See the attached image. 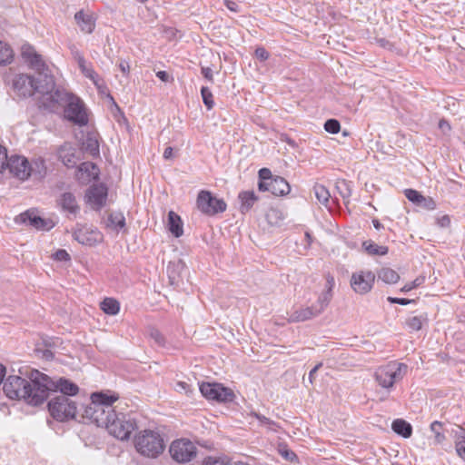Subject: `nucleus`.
<instances>
[{"instance_id": "obj_64", "label": "nucleus", "mask_w": 465, "mask_h": 465, "mask_svg": "<svg viewBox=\"0 0 465 465\" xmlns=\"http://www.w3.org/2000/svg\"><path fill=\"white\" fill-rule=\"evenodd\" d=\"M456 451L458 455L465 460V446L461 447L460 446L458 449H456Z\"/></svg>"}, {"instance_id": "obj_1", "label": "nucleus", "mask_w": 465, "mask_h": 465, "mask_svg": "<svg viewBox=\"0 0 465 465\" xmlns=\"http://www.w3.org/2000/svg\"><path fill=\"white\" fill-rule=\"evenodd\" d=\"M40 371H35L31 374L30 381L16 375H10L3 385L6 397L11 400H24L26 403L34 406L44 402V394L41 389Z\"/></svg>"}, {"instance_id": "obj_29", "label": "nucleus", "mask_w": 465, "mask_h": 465, "mask_svg": "<svg viewBox=\"0 0 465 465\" xmlns=\"http://www.w3.org/2000/svg\"><path fill=\"white\" fill-rule=\"evenodd\" d=\"M362 248L369 255H386L388 253V247L378 245L374 242L369 240L362 242Z\"/></svg>"}, {"instance_id": "obj_49", "label": "nucleus", "mask_w": 465, "mask_h": 465, "mask_svg": "<svg viewBox=\"0 0 465 465\" xmlns=\"http://www.w3.org/2000/svg\"><path fill=\"white\" fill-rule=\"evenodd\" d=\"M251 415L253 416L254 418H256L259 420V422L261 424H262V425H271V424H272V421L270 419H268L265 416H263V415H261V414L256 413V412H251Z\"/></svg>"}, {"instance_id": "obj_4", "label": "nucleus", "mask_w": 465, "mask_h": 465, "mask_svg": "<svg viewBox=\"0 0 465 465\" xmlns=\"http://www.w3.org/2000/svg\"><path fill=\"white\" fill-rule=\"evenodd\" d=\"M117 400L118 396L114 394L93 393L91 401L86 405L82 406V417L94 422L98 427H105L114 412L112 405Z\"/></svg>"}, {"instance_id": "obj_17", "label": "nucleus", "mask_w": 465, "mask_h": 465, "mask_svg": "<svg viewBox=\"0 0 465 465\" xmlns=\"http://www.w3.org/2000/svg\"><path fill=\"white\" fill-rule=\"evenodd\" d=\"M16 223L32 226L37 230L48 231L54 227L51 220H45L37 214L35 210H27L15 219Z\"/></svg>"}, {"instance_id": "obj_55", "label": "nucleus", "mask_w": 465, "mask_h": 465, "mask_svg": "<svg viewBox=\"0 0 465 465\" xmlns=\"http://www.w3.org/2000/svg\"><path fill=\"white\" fill-rule=\"evenodd\" d=\"M439 128L442 131V133L447 134L450 131V124L448 121L441 119L439 122Z\"/></svg>"}, {"instance_id": "obj_48", "label": "nucleus", "mask_w": 465, "mask_h": 465, "mask_svg": "<svg viewBox=\"0 0 465 465\" xmlns=\"http://www.w3.org/2000/svg\"><path fill=\"white\" fill-rule=\"evenodd\" d=\"M150 336L158 343V344H163V341H164V339L162 335V333L156 330V329H152L151 331H150Z\"/></svg>"}, {"instance_id": "obj_32", "label": "nucleus", "mask_w": 465, "mask_h": 465, "mask_svg": "<svg viewBox=\"0 0 465 465\" xmlns=\"http://www.w3.org/2000/svg\"><path fill=\"white\" fill-rule=\"evenodd\" d=\"M377 275L379 280L388 284H394L400 280L399 273L391 268H381Z\"/></svg>"}, {"instance_id": "obj_38", "label": "nucleus", "mask_w": 465, "mask_h": 465, "mask_svg": "<svg viewBox=\"0 0 465 465\" xmlns=\"http://www.w3.org/2000/svg\"><path fill=\"white\" fill-rule=\"evenodd\" d=\"M424 318L422 316H411L406 320V325L411 331H420L422 328Z\"/></svg>"}, {"instance_id": "obj_16", "label": "nucleus", "mask_w": 465, "mask_h": 465, "mask_svg": "<svg viewBox=\"0 0 465 465\" xmlns=\"http://www.w3.org/2000/svg\"><path fill=\"white\" fill-rule=\"evenodd\" d=\"M375 281V274L371 271H359L351 277V287L359 294L369 292Z\"/></svg>"}, {"instance_id": "obj_28", "label": "nucleus", "mask_w": 465, "mask_h": 465, "mask_svg": "<svg viewBox=\"0 0 465 465\" xmlns=\"http://www.w3.org/2000/svg\"><path fill=\"white\" fill-rule=\"evenodd\" d=\"M391 428L393 431L403 438H410L412 433V428L410 423L404 420L398 419L392 422Z\"/></svg>"}, {"instance_id": "obj_37", "label": "nucleus", "mask_w": 465, "mask_h": 465, "mask_svg": "<svg viewBox=\"0 0 465 465\" xmlns=\"http://www.w3.org/2000/svg\"><path fill=\"white\" fill-rule=\"evenodd\" d=\"M442 423L440 421H433L430 424V430L434 433V440L436 443L440 444L445 440L444 434L441 433Z\"/></svg>"}, {"instance_id": "obj_51", "label": "nucleus", "mask_w": 465, "mask_h": 465, "mask_svg": "<svg viewBox=\"0 0 465 465\" xmlns=\"http://www.w3.org/2000/svg\"><path fill=\"white\" fill-rule=\"evenodd\" d=\"M335 285V281H334V278L328 274L326 276V285H325V290L324 291H330L331 293H332V289Z\"/></svg>"}, {"instance_id": "obj_36", "label": "nucleus", "mask_w": 465, "mask_h": 465, "mask_svg": "<svg viewBox=\"0 0 465 465\" xmlns=\"http://www.w3.org/2000/svg\"><path fill=\"white\" fill-rule=\"evenodd\" d=\"M84 145L91 154L95 155L99 153V143L94 134H88Z\"/></svg>"}, {"instance_id": "obj_40", "label": "nucleus", "mask_w": 465, "mask_h": 465, "mask_svg": "<svg viewBox=\"0 0 465 465\" xmlns=\"http://www.w3.org/2000/svg\"><path fill=\"white\" fill-rule=\"evenodd\" d=\"M230 460L226 457H207L204 459L203 465H229Z\"/></svg>"}, {"instance_id": "obj_25", "label": "nucleus", "mask_w": 465, "mask_h": 465, "mask_svg": "<svg viewBox=\"0 0 465 465\" xmlns=\"http://www.w3.org/2000/svg\"><path fill=\"white\" fill-rule=\"evenodd\" d=\"M270 192L274 195H285L290 193L291 187L288 182L280 176L269 181Z\"/></svg>"}, {"instance_id": "obj_60", "label": "nucleus", "mask_w": 465, "mask_h": 465, "mask_svg": "<svg viewBox=\"0 0 465 465\" xmlns=\"http://www.w3.org/2000/svg\"><path fill=\"white\" fill-rule=\"evenodd\" d=\"M321 366H322V363H318L312 370H311V371L309 373V381L311 383L313 382L314 375L317 372V371L320 369Z\"/></svg>"}, {"instance_id": "obj_59", "label": "nucleus", "mask_w": 465, "mask_h": 465, "mask_svg": "<svg viewBox=\"0 0 465 465\" xmlns=\"http://www.w3.org/2000/svg\"><path fill=\"white\" fill-rule=\"evenodd\" d=\"M156 76L163 82L169 81V74L165 71H159L156 73Z\"/></svg>"}, {"instance_id": "obj_44", "label": "nucleus", "mask_w": 465, "mask_h": 465, "mask_svg": "<svg viewBox=\"0 0 465 465\" xmlns=\"http://www.w3.org/2000/svg\"><path fill=\"white\" fill-rule=\"evenodd\" d=\"M455 437V448L458 449L460 446H465V430L461 427H458L454 430Z\"/></svg>"}, {"instance_id": "obj_9", "label": "nucleus", "mask_w": 465, "mask_h": 465, "mask_svg": "<svg viewBox=\"0 0 465 465\" xmlns=\"http://www.w3.org/2000/svg\"><path fill=\"white\" fill-rule=\"evenodd\" d=\"M408 371L404 363L391 361L385 366L377 369L375 379L380 386L384 389H391L394 383L403 379Z\"/></svg>"}, {"instance_id": "obj_30", "label": "nucleus", "mask_w": 465, "mask_h": 465, "mask_svg": "<svg viewBox=\"0 0 465 465\" xmlns=\"http://www.w3.org/2000/svg\"><path fill=\"white\" fill-rule=\"evenodd\" d=\"M239 199L241 201L240 208L242 213L248 212L252 207L253 203L257 201V197L252 191L241 193L239 194Z\"/></svg>"}, {"instance_id": "obj_23", "label": "nucleus", "mask_w": 465, "mask_h": 465, "mask_svg": "<svg viewBox=\"0 0 465 465\" xmlns=\"http://www.w3.org/2000/svg\"><path fill=\"white\" fill-rule=\"evenodd\" d=\"M314 306L301 307L293 311L288 317L289 322H305L318 316Z\"/></svg>"}, {"instance_id": "obj_3", "label": "nucleus", "mask_w": 465, "mask_h": 465, "mask_svg": "<svg viewBox=\"0 0 465 465\" xmlns=\"http://www.w3.org/2000/svg\"><path fill=\"white\" fill-rule=\"evenodd\" d=\"M54 80L50 74H44V76L33 78L32 76L25 74H17L13 80V87L21 96H31L35 93L39 94L38 97L41 107L45 108V102L49 94L54 91Z\"/></svg>"}, {"instance_id": "obj_35", "label": "nucleus", "mask_w": 465, "mask_h": 465, "mask_svg": "<svg viewBox=\"0 0 465 465\" xmlns=\"http://www.w3.org/2000/svg\"><path fill=\"white\" fill-rule=\"evenodd\" d=\"M14 58L12 48L4 42H0V64H10Z\"/></svg>"}, {"instance_id": "obj_14", "label": "nucleus", "mask_w": 465, "mask_h": 465, "mask_svg": "<svg viewBox=\"0 0 465 465\" xmlns=\"http://www.w3.org/2000/svg\"><path fill=\"white\" fill-rule=\"evenodd\" d=\"M198 209L210 215L222 213L226 209V203L223 200L213 196L209 191H201L197 197Z\"/></svg>"}, {"instance_id": "obj_8", "label": "nucleus", "mask_w": 465, "mask_h": 465, "mask_svg": "<svg viewBox=\"0 0 465 465\" xmlns=\"http://www.w3.org/2000/svg\"><path fill=\"white\" fill-rule=\"evenodd\" d=\"M37 377H40L41 389L44 391V401L47 398L49 391H59L61 392L60 395H65L69 398L77 395L79 392V387L67 379L62 377L52 379L42 372L37 374Z\"/></svg>"}, {"instance_id": "obj_6", "label": "nucleus", "mask_w": 465, "mask_h": 465, "mask_svg": "<svg viewBox=\"0 0 465 465\" xmlns=\"http://www.w3.org/2000/svg\"><path fill=\"white\" fill-rule=\"evenodd\" d=\"M134 442L136 451L142 456L150 459L159 457L165 449L163 436L153 430L139 431L135 435Z\"/></svg>"}, {"instance_id": "obj_5", "label": "nucleus", "mask_w": 465, "mask_h": 465, "mask_svg": "<svg viewBox=\"0 0 465 465\" xmlns=\"http://www.w3.org/2000/svg\"><path fill=\"white\" fill-rule=\"evenodd\" d=\"M6 169L13 176L21 181L27 180L31 175L41 178L46 174L45 163L41 157L29 162L25 156L12 155L9 158L7 157Z\"/></svg>"}, {"instance_id": "obj_56", "label": "nucleus", "mask_w": 465, "mask_h": 465, "mask_svg": "<svg viewBox=\"0 0 465 465\" xmlns=\"http://www.w3.org/2000/svg\"><path fill=\"white\" fill-rule=\"evenodd\" d=\"M224 4L229 10H231L232 12L239 11L238 5L235 2L232 1V0H224Z\"/></svg>"}, {"instance_id": "obj_47", "label": "nucleus", "mask_w": 465, "mask_h": 465, "mask_svg": "<svg viewBox=\"0 0 465 465\" xmlns=\"http://www.w3.org/2000/svg\"><path fill=\"white\" fill-rule=\"evenodd\" d=\"M255 56L261 61H265L269 58V53L263 47H258L255 50Z\"/></svg>"}, {"instance_id": "obj_57", "label": "nucleus", "mask_w": 465, "mask_h": 465, "mask_svg": "<svg viewBox=\"0 0 465 465\" xmlns=\"http://www.w3.org/2000/svg\"><path fill=\"white\" fill-rule=\"evenodd\" d=\"M259 174L262 180H271V171L267 168L261 169Z\"/></svg>"}, {"instance_id": "obj_58", "label": "nucleus", "mask_w": 465, "mask_h": 465, "mask_svg": "<svg viewBox=\"0 0 465 465\" xmlns=\"http://www.w3.org/2000/svg\"><path fill=\"white\" fill-rule=\"evenodd\" d=\"M120 70L124 74H128L130 70L129 63L126 61H121L119 64Z\"/></svg>"}, {"instance_id": "obj_39", "label": "nucleus", "mask_w": 465, "mask_h": 465, "mask_svg": "<svg viewBox=\"0 0 465 465\" xmlns=\"http://www.w3.org/2000/svg\"><path fill=\"white\" fill-rule=\"evenodd\" d=\"M201 94L203 104H205L208 110H211L214 105L212 92L208 87L203 86L201 89Z\"/></svg>"}, {"instance_id": "obj_52", "label": "nucleus", "mask_w": 465, "mask_h": 465, "mask_svg": "<svg viewBox=\"0 0 465 465\" xmlns=\"http://www.w3.org/2000/svg\"><path fill=\"white\" fill-rule=\"evenodd\" d=\"M203 75L210 82L213 81V70L210 67L203 66L202 67Z\"/></svg>"}, {"instance_id": "obj_22", "label": "nucleus", "mask_w": 465, "mask_h": 465, "mask_svg": "<svg viewBox=\"0 0 465 465\" xmlns=\"http://www.w3.org/2000/svg\"><path fill=\"white\" fill-rule=\"evenodd\" d=\"M82 74L89 78L94 84L97 87L98 90H102L105 88L103 84V81L97 74V73L94 70L93 66L86 62L84 57H79V63H77Z\"/></svg>"}, {"instance_id": "obj_13", "label": "nucleus", "mask_w": 465, "mask_h": 465, "mask_svg": "<svg viewBox=\"0 0 465 465\" xmlns=\"http://www.w3.org/2000/svg\"><path fill=\"white\" fill-rule=\"evenodd\" d=\"M73 236L80 244L86 246H94L104 241V235L97 228L86 224H77Z\"/></svg>"}, {"instance_id": "obj_34", "label": "nucleus", "mask_w": 465, "mask_h": 465, "mask_svg": "<svg viewBox=\"0 0 465 465\" xmlns=\"http://www.w3.org/2000/svg\"><path fill=\"white\" fill-rule=\"evenodd\" d=\"M331 298H332V293L330 292V291H323L318 300H317V302L314 306V309L316 310V312H318V314L320 315L324 310L325 308L329 305L330 302L331 301Z\"/></svg>"}, {"instance_id": "obj_53", "label": "nucleus", "mask_w": 465, "mask_h": 465, "mask_svg": "<svg viewBox=\"0 0 465 465\" xmlns=\"http://www.w3.org/2000/svg\"><path fill=\"white\" fill-rule=\"evenodd\" d=\"M388 301L391 303H397V304H401V305H407V304L411 302V300L404 299V298H392V297H389Z\"/></svg>"}, {"instance_id": "obj_62", "label": "nucleus", "mask_w": 465, "mask_h": 465, "mask_svg": "<svg viewBox=\"0 0 465 465\" xmlns=\"http://www.w3.org/2000/svg\"><path fill=\"white\" fill-rule=\"evenodd\" d=\"M173 156V148L172 147H166L163 152V158L164 159H171Z\"/></svg>"}, {"instance_id": "obj_18", "label": "nucleus", "mask_w": 465, "mask_h": 465, "mask_svg": "<svg viewBox=\"0 0 465 465\" xmlns=\"http://www.w3.org/2000/svg\"><path fill=\"white\" fill-rule=\"evenodd\" d=\"M87 203L94 210H100L106 203L107 188L104 184L93 185L86 193Z\"/></svg>"}, {"instance_id": "obj_54", "label": "nucleus", "mask_w": 465, "mask_h": 465, "mask_svg": "<svg viewBox=\"0 0 465 465\" xmlns=\"http://www.w3.org/2000/svg\"><path fill=\"white\" fill-rule=\"evenodd\" d=\"M175 390L178 392L183 391L184 393H188L189 392V385L184 381H179L176 383Z\"/></svg>"}, {"instance_id": "obj_33", "label": "nucleus", "mask_w": 465, "mask_h": 465, "mask_svg": "<svg viewBox=\"0 0 465 465\" xmlns=\"http://www.w3.org/2000/svg\"><path fill=\"white\" fill-rule=\"evenodd\" d=\"M313 192L318 202L323 205H327L331 197L329 190L324 185L316 183L313 186Z\"/></svg>"}, {"instance_id": "obj_61", "label": "nucleus", "mask_w": 465, "mask_h": 465, "mask_svg": "<svg viewBox=\"0 0 465 465\" xmlns=\"http://www.w3.org/2000/svg\"><path fill=\"white\" fill-rule=\"evenodd\" d=\"M259 189L261 191H270L269 181L263 180L259 183Z\"/></svg>"}, {"instance_id": "obj_63", "label": "nucleus", "mask_w": 465, "mask_h": 465, "mask_svg": "<svg viewBox=\"0 0 465 465\" xmlns=\"http://www.w3.org/2000/svg\"><path fill=\"white\" fill-rule=\"evenodd\" d=\"M72 54L77 63H79V57H84L83 54L77 49H73Z\"/></svg>"}, {"instance_id": "obj_10", "label": "nucleus", "mask_w": 465, "mask_h": 465, "mask_svg": "<svg viewBox=\"0 0 465 465\" xmlns=\"http://www.w3.org/2000/svg\"><path fill=\"white\" fill-rule=\"evenodd\" d=\"M136 425L133 420L127 418L126 415L123 413L117 414L115 411L105 426L111 435L121 440L129 439Z\"/></svg>"}, {"instance_id": "obj_45", "label": "nucleus", "mask_w": 465, "mask_h": 465, "mask_svg": "<svg viewBox=\"0 0 465 465\" xmlns=\"http://www.w3.org/2000/svg\"><path fill=\"white\" fill-rule=\"evenodd\" d=\"M418 206L423 207L427 210H434L436 208V203L431 197L423 196V200Z\"/></svg>"}, {"instance_id": "obj_43", "label": "nucleus", "mask_w": 465, "mask_h": 465, "mask_svg": "<svg viewBox=\"0 0 465 465\" xmlns=\"http://www.w3.org/2000/svg\"><path fill=\"white\" fill-rule=\"evenodd\" d=\"M324 129L330 134H338L341 130L340 122L336 119H329L324 124Z\"/></svg>"}, {"instance_id": "obj_21", "label": "nucleus", "mask_w": 465, "mask_h": 465, "mask_svg": "<svg viewBox=\"0 0 465 465\" xmlns=\"http://www.w3.org/2000/svg\"><path fill=\"white\" fill-rule=\"evenodd\" d=\"M76 177L82 183H88L98 177V168L93 163H82L76 172Z\"/></svg>"}, {"instance_id": "obj_24", "label": "nucleus", "mask_w": 465, "mask_h": 465, "mask_svg": "<svg viewBox=\"0 0 465 465\" xmlns=\"http://www.w3.org/2000/svg\"><path fill=\"white\" fill-rule=\"evenodd\" d=\"M74 19L82 32L91 34L94 31L95 23L91 15L85 14L81 10L74 15Z\"/></svg>"}, {"instance_id": "obj_20", "label": "nucleus", "mask_w": 465, "mask_h": 465, "mask_svg": "<svg viewBox=\"0 0 465 465\" xmlns=\"http://www.w3.org/2000/svg\"><path fill=\"white\" fill-rule=\"evenodd\" d=\"M76 149L69 143H64L57 150L58 158L68 168L75 166L78 156Z\"/></svg>"}, {"instance_id": "obj_19", "label": "nucleus", "mask_w": 465, "mask_h": 465, "mask_svg": "<svg viewBox=\"0 0 465 465\" xmlns=\"http://www.w3.org/2000/svg\"><path fill=\"white\" fill-rule=\"evenodd\" d=\"M58 206L63 212L75 217L80 212V205L74 193L70 192L63 193L57 200Z\"/></svg>"}, {"instance_id": "obj_31", "label": "nucleus", "mask_w": 465, "mask_h": 465, "mask_svg": "<svg viewBox=\"0 0 465 465\" xmlns=\"http://www.w3.org/2000/svg\"><path fill=\"white\" fill-rule=\"evenodd\" d=\"M101 310L108 315H116L120 311V303L114 298H105L100 303Z\"/></svg>"}, {"instance_id": "obj_15", "label": "nucleus", "mask_w": 465, "mask_h": 465, "mask_svg": "<svg viewBox=\"0 0 465 465\" xmlns=\"http://www.w3.org/2000/svg\"><path fill=\"white\" fill-rule=\"evenodd\" d=\"M21 55L29 64L30 68L37 72L41 77L44 76V74H49L48 67L43 60L42 55L39 54L32 45L28 44L23 45L21 47Z\"/></svg>"}, {"instance_id": "obj_11", "label": "nucleus", "mask_w": 465, "mask_h": 465, "mask_svg": "<svg viewBox=\"0 0 465 465\" xmlns=\"http://www.w3.org/2000/svg\"><path fill=\"white\" fill-rule=\"evenodd\" d=\"M169 452L175 461L185 463L196 456L197 449L191 440L180 439L172 442Z\"/></svg>"}, {"instance_id": "obj_50", "label": "nucleus", "mask_w": 465, "mask_h": 465, "mask_svg": "<svg viewBox=\"0 0 465 465\" xmlns=\"http://www.w3.org/2000/svg\"><path fill=\"white\" fill-rule=\"evenodd\" d=\"M437 224L441 228H447L450 224V218L449 215H443L437 220Z\"/></svg>"}, {"instance_id": "obj_27", "label": "nucleus", "mask_w": 465, "mask_h": 465, "mask_svg": "<svg viewBox=\"0 0 465 465\" xmlns=\"http://www.w3.org/2000/svg\"><path fill=\"white\" fill-rule=\"evenodd\" d=\"M107 228L114 231H119L125 225V218L121 212H112L109 213L107 221L105 222Z\"/></svg>"}, {"instance_id": "obj_7", "label": "nucleus", "mask_w": 465, "mask_h": 465, "mask_svg": "<svg viewBox=\"0 0 465 465\" xmlns=\"http://www.w3.org/2000/svg\"><path fill=\"white\" fill-rule=\"evenodd\" d=\"M48 409L54 419L64 421L74 419L79 412L78 403L65 395H57L48 402Z\"/></svg>"}, {"instance_id": "obj_2", "label": "nucleus", "mask_w": 465, "mask_h": 465, "mask_svg": "<svg viewBox=\"0 0 465 465\" xmlns=\"http://www.w3.org/2000/svg\"><path fill=\"white\" fill-rule=\"evenodd\" d=\"M46 99L48 101L45 102V109L54 111L59 106L65 105L64 116L66 119L80 126L88 124L85 106L83 101L74 94L54 86V91Z\"/></svg>"}, {"instance_id": "obj_42", "label": "nucleus", "mask_w": 465, "mask_h": 465, "mask_svg": "<svg viewBox=\"0 0 465 465\" xmlns=\"http://www.w3.org/2000/svg\"><path fill=\"white\" fill-rule=\"evenodd\" d=\"M425 282V276L423 275H420L418 276L414 281L411 282H408L406 283L401 289V291L403 292H408L420 285H422Z\"/></svg>"}, {"instance_id": "obj_26", "label": "nucleus", "mask_w": 465, "mask_h": 465, "mask_svg": "<svg viewBox=\"0 0 465 465\" xmlns=\"http://www.w3.org/2000/svg\"><path fill=\"white\" fill-rule=\"evenodd\" d=\"M167 226H168L170 232L174 237L178 238L183 235V222L181 220V217L173 211H170L168 213Z\"/></svg>"}, {"instance_id": "obj_41", "label": "nucleus", "mask_w": 465, "mask_h": 465, "mask_svg": "<svg viewBox=\"0 0 465 465\" xmlns=\"http://www.w3.org/2000/svg\"><path fill=\"white\" fill-rule=\"evenodd\" d=\"M404 194L410 202H411L417 205H419L420 203L421 202V200H423V195L420 193H419L418 191L413 190V189H406L404 192Z\"/></svg>"}, {"instance_id": "obj_12", "label": "nucleus", "mask_w": 465, "mask_h": 465, "mask_svg": "<svg viewBox=\"0 0 465 465\" xmlns=\"http://www.w3.org/2000/svg\"><path fill=\"white\" fill-rule=\"evenodd\" d=\"M199 389L202 395L210 401L226 402L232 401L234 398L232 391L220 383L203 382Z\"/></svg>"}, {"instance_id": "obj_46", "label": "nucleus", "mask_w": 465, "mask_h": 465, "mask_svg": "<svg viewBox=\"0 0 465 465\" xmlns=\"http://www.w3.org/2000/svg\"><path fill=\"white\" fill-rule=\"evenodd\" d=\"M53 256L54 260L60 262H67L70 260V255L65 250H58Z\"/></svg>"}]
</instances>
